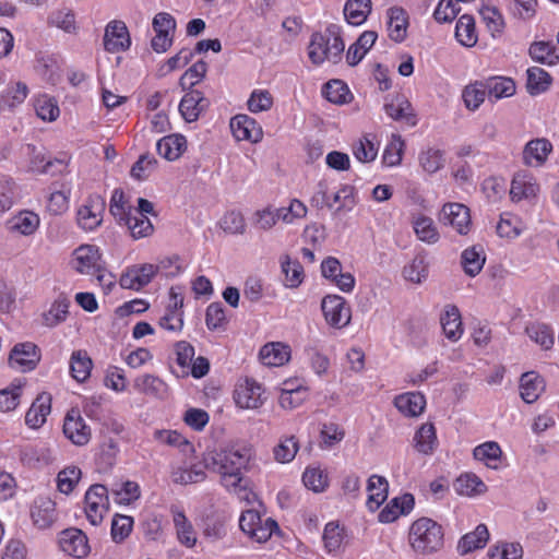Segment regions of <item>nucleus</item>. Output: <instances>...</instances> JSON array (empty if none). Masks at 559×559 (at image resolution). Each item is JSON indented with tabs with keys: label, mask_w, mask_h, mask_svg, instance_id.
Returning a JSON list of instances; mask_svg holds the SVG:
<instances>
[{
	"label": "nucleus",
	"mask_w": 559,
	"mask_h": 559,
	"mask_svg": "<svg viewBox=\"0 0 559 559\" xmlns=\"http://www.w3.org/2000/svg\"><path fill=\"white\" fill-rule=\"evenodd\" d=\"M123 225L128 227L133 239L150 237L154 233V226L150 218L134 213L130 215V219H127Z\"/></svg>",
	"instance_id": "51"
},
{
	"label": "nucleus",
	"mask_w": 559,
	"mask_h": 559,
	"mask_svg": "<svg viewBox=\"0 0 559 559\" xmlns=\"http://www.w3.org/2000/svg\"><path fill=\"white\" fill-rule=\"evenodd\" d=\"M384 110L394 120H404L409 126L416 124V116L411 103L404 96H396L385 103Z\"/></svg>",
	"instance_id": "24"
},
{
	"label": "nucleus",
	"mask_w": 559,
	"mask_h": 559,
	"mask_svg": "<svg viewBox=\"0 0 559 559\" xmlns=\"http://www.w3.org/2000/svg\"><path fill=\"white\" fill-rule=\"evenodd\" d=\"M528 337L540 345L544 349H549L554 344V332L543 323H532L525 329Z\"/></svg>",
	"instance_id": "52"
},
{
	"label": "nucleus",
	"mask_w": 559,
	"mask_h": 559,
	"mask_svg": "<svg viewBox=\"0 0 559 559\" xmlns=\"http://www.w3.org/2000/svg\"><path fill=\"white\" fill-rule=\"evenodd\" d=\"M93 361L85 350H75L70 359V370L72 377L78 382H84L88 379Z\"/></svg>",
	"instance_id": "39"
},
{
	"label": "nucleus",
	"mask_w": 559,
	"mask_h": 559,
	"mask_svg": "<svg viewBox=\"0 0 559 559\" xmlns=\"http://www.w3.org/2000/svg\"><path fill=\"white\" fill-rule=\"evenodd\" d=\"M343 539V530L338 526L337 523L330 522L325 525L323 532V542L329 552L337 550L341 547Z\"/></svg>",
	"instance_id": "64"
},
{
	"label": "nucleus",
	"mask_w": 559,
	"mask_h": 559,
	"mask_svg": "<svg viewBox=\"0 0 559 559\" xmlns=\"http://www.w3.org/2000/svg\"><path fill=\"white\" fill-rule=\"evenodd\" d=\"M173 521L176 527L178 540L188 548H192L197 544V536L191 522L180 510H171Z\"/></svg>",
	"instance_id": "32"
},
{
	"label": "nucleus",
	"mask_w": 559,
	"mask_h": 559,
	"mask_svg": "<svg viewBox=\"0 0 559 559\" xmlns=\"http://www.w3.org/2000/svg\"><path fill=\"white\" fill-rule=\"evenodd\" d=\"M70 300L63 294H60L51 304L48 311L43 313V324L48 328L57 326L66 321L69 313Z\"/></svg>",
	"instance_id": "33"
},
{
	"label": "nucleus",
	"mask_w": 559,
	"mask_h": 559,
	"mask_svg": "<svg viewBox=\"0 0 559 559\" xmlns=\"http://www.w3.org/2000/svg\"><path fill=\"white\" fill-rule=\"evenodd\" d=\"M409 543L414 551L423 556L440 550L443 546L441 525L428 518L415 521L409 530Z\"/></svg>",
	"instance_id": "2"
},
{
	"label": "nucleus",
	"mask_w": 559,
	"mask_h": 559,
	"mask_svg": "<svg viewBox=\"0 0 559 559\" xmlns=\"http://www.w3.org/2000/svg\"><path fill=\"white\" fill-rule=\"evenodd\" d=\"M186 144L187 140L183 135L170 134L156 143V151L167 160H175L181 156L186 150Z\"/></svg>",
	"instance_id": "26"
},
{
	"label": "nucleus",
	"mask_w": 559,
	"mask_h": 559,
	"mask_svg": "<svg viewBox=\"0 0 559 559\" xmlns=\"http://www.w3.org/2000/svg\"><path fill=\"white\" fill-rule=\"evenodd\" d=\"M367 490V507L370 511H376L388 498L389 483L383 476L372 475L368 479Z\"/></svg>",
	"instance_id": "25"
},
{
	"label": "nucleus",
	"mask_w": 559,
	"mask_h": 559,
	"mask_svg": "<svg viewBox=\"0 0 559 559\" xmlns=\"http://www.w3.org/2000/svg\"><path fill=\"white\" fill-rule=\"evenodd\" d=\"M63 435L78 447L87 444L92 437V430L76 409H70L63 421Z\"/></svg>",
	"instance_id": "7"
},
{
	"label": "nucleus",
	"mask_w": 559,
	"mask_h": 559,
	"mask_svg": "<svg viewBox=\"0 0 559 559\" xmlns=\"http://www.w3.org/2000/svg\"><path fill=\"white\" fill-rule=\"evenodd\" d=\"M133 388L143 394L163 399L167 393V384L154 374H142L134 379Z\"/></svg>",
	"instance_id": "30"
},
{
	"label": "nucleus",
	"mask_w": 559,
	"mask_h": 559,
	"mask_svg": "<svg viewBox=\"0 0 559 559\" xmlns=\"http://www.w3.org/2000/svg\"><path fill=\"white\" fill-rule=\"evenodd\" d=\"M489 539V532L485 524L476 526L475 531L465 534L457 543V551L461 556L467 555L476 549L484 548Z\"/></svg>",
	"instance_id": "21"
},
{
	"label": "nucleus",
	"mask_w": 559,
	"mask_h": 559,
	"mask_svg": "<svg viewBox=\"0 0 559 559\" xmlns=\"http://www.w3.org/2000/svg\"><path fill=\"white\" fill-rule=\"evenodd\" d=\"M34 108L37 117L44 121H55L60 114L56 99L48 95H39L35 99Z\"/></svg>",
	"instance_id": "47"
},
{
	"label": "nucleus",
	"mask_w": 559,
	"mask_h": 559,
	"mask_svg": "<svg viewBox=\"0 0 559 559\" xmlns=\"http://www.w3.org/2000/svg\"><path fill=\"white\" fill-rule=\"evenodd\" d=\"M25 381L15 379L9 386L0 390V411L11 412L16 408L20 403L22 389Z\"/></svg>",
	"instance_id": "43"
},
{
	"label": "nucleus",
	"mask_w": 559,
	"mask_h": 559,
	"mask_svg": "<svg viewBox=\"0 0 559 559\" xmlns=\"http://www.w3.org/2000/svg\"><path fill=\"white\" fill-rule=\"evenodd\" d=\"M234 399L239 407L246 409L259 408L264 402L261 385L255 380L249 378L237 384Z\"/></svg>",
	"instance_id": "9"
},
{
	"label": "nucleus",
	"mask_w": 559,
	"mask_h": 559,
	"mask_svg": "<svg viewBox=\"0 0 559 559\" xmlns=\"http://www.w3.org/2000/svg\"><path fill=\"white\" fill-rule=\"evenodd\" d=\"M219 227L229 235H243L246 222L243 215L238 211H229L219 221Z\"/></svg>",
	"instance_id": "56"
},
{
	"label": "nucleus",
	"mask_w": 559,
	"mask_h": 559,
	"mask_svg": "<svg viewBox=\"0 0 559 559\" xmlns=\"http://www.w3.org/2000/svg\"><path fill=\"white\" fill-rule=\"evenodd\" d=\"M552 151V144L546 138H538L528 141L523 150L522 159L526 166L540 167Z\"/></svg>",
	"instance_id": "15"
},
{
	"label": "nucleus",
	"mask_w": 559,
	"mask_h": 559,
	"mask_svg": "<svg viewBox=\"0 0 559 559\" xmlns=\"http://www.w3.org/2000/svg\"><path fill=\"white\" fill-rule=\"evenodd\" d=\"M59 544L61 549L74 558H84L90 552L86 535L78 528H68L61 533Z\"/></svg>",
	"instance_id": "11"
},
{
	"label": "nucleus",
	"mask_w": 559,
	"mask_h": 559,
	"mask_svg": "<svg viewBox=\"0 0 559 559\" xmlns=\"http://www.w3.org/2000/svg\"><path fill=\"white\" fill-rule=\"evenodd\" d=\"M100 254L93 245H83L73 252L72 265L75 271L82 274H94L99 272Z\"/></svg>",
	"instance_id": "12"
},
{
	"label": "nucleus",
	"mask_w": 559,
	"mask_h": 559,
	"mask_svg": "<svg viewBox=\"0 0 559 559\" xmlns=\"http://www.w3.org/2000/svg\"><path fill=\"white\" fill-rule=\"evenodd\" d=\"M109 211L111 215L123 225L133 213V207L124 201V193L121 189H115L110 199Z\"/></svg>",
	"instance_id": "46"
},
{
	"label": "nucleus",
	"mask_w": 559,
	"mask_h": 559,
	"mask_svg": "<svg viewBox=\"0 0 559 559\" xmlns=\"http://www.w3.org/2000/svg\"><path fill=\"white\" fill-rule=\"evenodd\" d=\"M250 457L249 448L237 445H228L204 453L206 468L219 474L221 484L234 493H239L247 488L242 471L248 466Z\"/></svg>",
	"instance_id": "1"
},
{
	"label": "nucleus",
	"mask_w": 559,
	"mask_h": 559,
	"mask_svg": "<svg viewBox=\"0 0 559 559\" xmlns=\"http://www.w3.org/2000/svg\"><path fill=\"white\" fill-rule=\"evenodd\" d=\"M489 97L500 99L510 97L515 93V83L510 78L496 76L484 82Z\"/></svg>",
	"instance_id": "41"
},
{
	"label": "nucleus",
	"mask_w": 559,
	"mask_h": 559,
	"mask_svg": "<svg viewBox=\"0 0 559 559\" xmlns=\"http://www.w3.org/2000/svg\"><path fill=\"white\" fill-rule=\"evenodd\" d=\"M81 474V469L76 466H68L60 471L57 476L58 490L64 495L71 493L79 483Z\"/></svg>",
	"instance_id": "57"
},
{
	"label": "nucleus",
	"mask_w": 559,
	"mask_h": 559,
	"mask_svg": "<svg viewBox=\"0 0 559 559\" xmlns=\"http://www.w3.org/2000/svg\"><path fill=\"white\" fill-rule=\"evenodd\" d=\"M474 459L483 462L489 468H498L502 451L500 445L495 441H487L477 445L473 450Z\"/></svg>",
	"instance_id": "38"
},
{
	"label": "nucleus",
	"mask_w": 559,
	"mask_h": 559,
	"mask_svg": "<svg viewBox=\"0 0 559 559\" xmlns=\"http://www.w3.org/2000/svg\"><path fill=\"white\" fill-rule=\"evenodd\" d=\"M454 488L459 495L475 496L486 492L487 486L475 474H463L454 483Z\"/></svg>",
	"instance_id": "40"
},
{
	"label": "nucleus",
	"mask_w": 559,
	"mask_h": 559,
	"mask_svg": "<svg viewBox=\"0 0 559 559\" xmlns=\"http://www.w3.org/2000/svg\"><path fill=\"white\" fill-rule=\"evenodd\" d=\"M371 0H347L344 5V16L350 25H361L371 12Z\"/></svg>",
	"instance_id": "31"
},
{
	"label": "nucleus",
	"mask_w": 559,
	"mask_h": 559,
	"mask_svg": "<svg viewBox=\"0 0 559 559\" xmlns=\"http://www.w3.org/2000/svg\"><path fill=\"white\" fill-rule=\"evenodd\" d=\"M437 444L436 429L430 423L421 425L415 435V447L423 454H430Z\"/></svg>",
	"instance_id": "45"
},
{
	"label": "nucleus",
	"mask_w": 559,
	"mask_h": 559,
	"mask_svg": "<svg viewBox=\"0 0 559 559\" xmlns=\"http://www.w3.org/2000/svg\"><path fill=\"white\" fill-rule=\"evenodd\" d=\"M39 361L40 350L32 342L14 345L9 356V365L22 372L34 370Z\"/></svg>",
	"instance_id": "6"
},
{
	"label": "nucleus",
	"mask_w": 559,
	"mask_h": 559,
	"mask_svg": "<svg viewBox=\"0 0 559 559\" xmlns=\"http://www.w3.org/2000/svg\"><path fill=\"white\" fill-rule=\"evenodd\" d=\"M170 296L174 299V306L159 319L158 324L162 329L170 332H179L183 326L182 314L177 311L178 307H182L183 299L178 298L174 288L170 289Z\"/></svg>",
	"instance_id": "37"
},
{
	"label": "nucleus",
	"mask_w": 559,
	"mask_h": 559,
	"mask_svg": "<svg viewBox=\"0 0 559 559\" xmlns=\"http://www.w3.org/2000/svg\"><path fill=\"white\" fill-rule=\"evenodd\" d=\"M281 269L285 276L284 284L288 288H297L304 282V267L298 260H293L289 255L281 258Z\"/></svg>",
	"instance_id": "34"
},
{
	"label": "nucleus",
	"mask_w": 559,
	"mask_h": 559,
	"mask_svg": "<svg viewBox=\"0 0 559 559\" xmlns=\"http://www.w3.org/2000/svg\"><path fill=\"white\" fill-rule=\"evenodd\" d=\"M254 119L247 115H238L230 120V129L238 140L257 142L261 131L257 129Z\"/></svg>",
	"instance_id": "28"
},
{
	"label": "nucleus",
	"mask_w": 559,
	"mask_h": 559,
	"mask_svg": "<svg viewBox=\"0 0 559 559\" xmlns=\"http://www.w3.org/2000/svg\"><path fill=\"white\" fill-rule=\"evenodd\" d=\"M157 270L158 266L148 263L133 266L121 275L120 286L124 289L140 290L152 281Z\"/></svg>",
	"instance_id": "14"
},
{
	"label": "nucleus",
	"mask_w": 559,
	"mask_h": 559,
	"mask_svg": "<svg viewBox=\"0 0 559 559\" xmlns=\"http://www.w3.org/2000/svg\"><path fill=\"white\" fill-rule=\"evenodd\" d=\"M321 309L325 321L332 328L342 329L350 322V308L338 295H328L322 299Z\"/></svg>",
	"instance_id": "5"
},
{
	"label": "nucleus",
	"mask_w": 559,
	"mask_h": 559,
	"mask_svg": "<svg viewBox=\"0 0 559 559\" xmlns=\"http://www.w3.org/2000/svg\"><path fill=\"white\" fill-rule=\"evenodd\" d=\"M34 524L39 528L49 527L56 520L55 502L48 498H40L35 501L32 511Z\"/></svg>",
	"instance_id": "29"
},
{
	"label": "nucleus",
	"mask_w": 559,
	"mask_h": 559,
	"mask_svg": "<svg viewBox=\"0 0 559 559\" xmlns=\"http://www.w3.org/2000/svg\"><path fill=\"white\" fill-rule=\"evenodd\" d=\"M260 359L263 365L270 367L283 366L289 360L290 349L283 343H269L260 349Z\"/></svg>",
	"instance_id": "23"
},
{
	"label": "nucleus",
	"mask_w": 559,
	"mask_h": 559,
	"mask_svg": "<svg viewBox=\"0 0 559 559\" xmlns=\"http://www.w3.org/2000/svg\"><path fill=\"white\" fill-rule=\"evenodd\" d=\"M140 487L134 481H126L119 488H112L114 500L120 504H129L140 498Z\"/></svg>",
	"instance_id": "60"
},
{
	"label": "nucleus",
	"mask_w": 559,
	"mask_h": 559,
	"mask_svg": "<svg viewBox=\"0 0 559 559\" xmlns=\"http://www.w3.org/2000/svg\"><path fill=\"white\" fill-rule=\"evenodd\" d=\"M456 39L466 47H473L477 43V34L475 31V21L472 15H462L455 27Z\"/></svg>",
	"instance_id": "44"
},
{
	"label": "nucleus",
	"mask_w": 559,
	"mask_h": 559,
	"mask_svg": "<svg viewBox=\"0 0 559 559\" xmlns=\"http://www.w3.org/2000/svg\"><path fill=\"white\" fill-rule=\"evenodd\" d=\"M298 449L299 444L294 436L285 437L274 447V457L280 463H289L296 456Z\"/></svg>",
	"instance_id": "54"
},
{
	"label": "nucleus",
	"mask_w": 559,
	"mask_h": 559,
	"mask_svg": "<svg viewBox=\"0 0 559 559\" xmlns=\"http://www.w3.org/2000/svg\"><path fill=\"white\" fill-rule=\"evenodd\" d=\"M133 519L128 515L116 514L111 522V537L116 543H121L131 533Z\"/></svg>",
	"instance_id": "63"
},
{
	"label": "nucleus",
	"mask_w": 559,
	"mask_h": 559,
	"mask_svg": "<svg viewBox=\"0 0 559 559\" xmlns=\"http://www.w3.org/2000/svg\"><path fill=\"white\" fill-rule=\"evenodd\" d=\"M305 486L314 492H321L328 486V476L318 467H308L302 475Z\"/></svg>",
	"instance_id": "61"
},
{
	"label": "nucleus",
	"mask_w": 559,
	"mask_h": 559,
	"mask_svg": "<svg viewBox=\"0 0 559 559\" xmlns=\"http://www.w3.org/2000/svg\"><path fill=\"white\" fill-rule=\"evenodd\" d=\"M413 228L417 238L428 245H435L440 239V234L432 218L419 215L413 219Z\"/></svg>",
	"instance_id": "36"
},
{
	"label": "nucleus",
	"mask_w": 559,
	"mask_h": 559,
	"mask_svg": "<svg viewBox=\"0 0 559 559\" xmlns=\"http://www.w3.org/2000/svg\"><path fill=\"white\" fill-rule=\"evenodd\" d=\"M39 226V217L33 212H21L11 221V229L24 236H29L36 231Z\"/></svg>",
	"instance_id": "49"
},
{
	"label": "nucleus",
	"mask_w": 559,
	"mask_h": 559,
	"mask_svg": "<svg viewBox=\"0 0 559 559\" xmlns=\"http://www.w3.org/2000/svg\"><path fill=\"white\" fill-rule=\"evenodd\" d=\"M555 50L556 47L551 43L535 41L530 47V56L537 62L551 66L559 59Z\"/></svg>",
	"instance_id": "50"
},
{
	"label": "nucleus",
	"mask_w": 559,
	"mask_h": 559,
	"mask_svg": "<svg viewBox=\"0 0 559 559\" xmlns=\"http://www.w3.org/2000/svg\"><path fill=\"white\" fill-rule=\"evenodd\" d=\"M544 390L545 381L538 373L530 371L521 376L520 395L525 403L532 404L536 402Z\"/></svg>",
	"instance_id": "18"
},
{
	"label": "nucleus",
	"mask_w": 559,
	"mask_h": 559,
	"mask_svg": "<svg viewBox=\"0 0 559 559\" xmlns=\"http://www.w3.org/2000/svg\"><path fill=\"white\" fill-rule=\"evenodd\" d=\"M490 559H522L523 548L520 543H500L489 549Z\"/></svg>",
	"instance_id": "58"
},
{
	"label": "nucleus",
	"mask_w": 559,
	"mask_h": 559,
	"mask_svg": "<svg viewBox=\"0 0 559 559\" xmlns=\"http://www.w3.org/2000/svg\"><path fill=\"white\" fill-rule=\"evenodd\" d=\"M130 35L126 24L112 21L105 28L104 47L108 52H119L129 48Z\"/></svg>",
	"instance_id": "13"
},
{
	"label": "nucleus",
	"mask_w": 559,
	"mask_h": 559,
	"mask_svg": "<svg viewBox=\"0 0 559 559\" xmlns=\"http://www.w3.org/2000/svg\"><path fill=\"white\" fill-rule=\"evenodd\" d=\"M419 164L428 174H435L444 165V152L439 148L429 147L420 153Z\"/></svg>",
	"instance_id": "55"
},
{
	"label": "nucleus",
	"mask_w": 559,
	"mask_h": 559,
	"mask_svg": "<svg viewBox=\"0 0 559 559\" xmlns=\"http://www.w3.org/2000/svg\"><path fill=\"white\" fill-rule=\"evenodd\" d=\"M105 200L99 194L88 197L86 203L78 211V223L86 230H93L102 223Z\"/></svg>",
	"instance_id": "10"
},
{
	"label": "nucleus",
	"mask_w": 559,
	"mask_h": 559,
	"mask_svg": "<svg viewBox=\"0 0 559 559\" xmlns=\"http://www.w3.org/2000/svg\"><path fill=\"white\" fill-rule=\"evenodd\" d=\"M51 412V395L41 392L32 403L25 415V424L32 429L40 428Z\"/></svg>",
	"instance_id": "17"
},
{
	"label": "nucleus",
	"mask_w": 559,
	"mask_h": 559,
	"mask_svg": "<svg viewBox=\"0 0 559 559\" xmlns=\"http://www.w3.org/2000/svg\"><path fill=\"white\" fill-rule=\"evenodd\" d=\"M486 258L480 246H473L462 252L461 264L468 276H476L483 269Z\"/></svg>",
	"instance_id": "35"
},
{
	"label": "nucleus",
	"mask_w": 559,
	"mask_h": 559,
	"mask_svg": "<svg viewBox=\"0 0 559 559\" xmlns=\"http://www.w3.org/2000/svg\"><path fill=\"white\" fill-rule=\"evenodd\" d=\"M248 109L253 112L266 111L273 106V97L266 90H254L248 99Z\"/></svg>",
	"instance_id": "62"
},
{
	"label": "nucleus",
	"mask_w": 559,
	"mask_h": 559,
	"mask_svg": "<svg viewBox=\"0 0 559 559\" xmlns=\"http://www.w3.org/2000/svg\"><path fill=\"white\" fill-rule=\"evenodd\" d=\"M439 221L445 226H451L460 235H466L472 225L469 209L461 203L444 204Z\"/></svg>",
	"instance_id": "8"
},
{
	"label": "nucleus",
	"mask_w": 559,
	"mask_h": 559,
	"mask_svg": "<svg viewBox=\"0 0 559 559\" xmlns=\"http://www.w3.org/2000/svg\"><path fill=\"white\" fill-rule=\"evenodd\" d=\"M388 31L389 36L396 43H402L406 38L408 17L403 8L393 7L388 11Z\"/></svg>",
	"instance_id": "19"
},
{
	"label": "nucleus",
	"mask_w": 559,
	"mask_h": 559,
	"mask_svg": "<svg viewBox=\"0 0 559 559\" xmlns=\"http://www.w3.org/2000/svg\"><path fill=\"white\" fill-rule=\"evenodd\" d=\"M487 94V88L484 82H475L467 85L463 90L465 106L471 110H476L484 103Z\"/></svg>",
	"instance_id": "53"
},
{
	"label": "nucleus",
	"mask_w": 559,
	"mask_h": 559,
	"mask_svg": "<svg viewBox=\"0 0 559 559\" xmlns=\"http://www.w3.org/2000/svg\"><path fill=\"white\" fill-rule=\"evenodd\" d=\"M403 276L406 281L415 284L423 283L428 276V264L425 257L416 255L403 269Z\"/></svg>",
	"instance_id": "48"
},
{
	"label": "nucleus",
	"mask_w": 559,
	"mask_h": 559,
	"mask_svg": "<svg viewBox=\"0 0 559 559\" xmlns=\"http://www.w3.org/2000/svg\"><path fill=\"white\" fill-rule=\"evenodd\" d=\"M209 106L210 100L203 96L202 92L192 90L182 97L179 111L187 122H193Z\"/></svg>",
	"instance_id": "16"
},
{
	"label": "nucleus",
	"mask_w": 559,
	"mask_h": 559,
	"mask_svg": "<svg viewBox=\"0 0 559 559\" xmlns=\"http://www.w3.org/2000/svg\"><path fill=\"white\" fill-rule=\"evenodd\" d=\"M538 190V185L532 176L519 173L512 180L510 195L513 201L519 202L536 197Z\"/></svg>",
	"instance_id": "20"
},
{
	"label": "nucleus",
	"mask_w": 559,
	"mask_h": 559,
	"mask_svg": "<svg viewBox=\"0 0 559 559\" xmlns=\"http://www.w3.org/2000/svg\"><path fill=\"white\" fill-rule=\"evenodd\" d=\"M84 502L90 523L94 526L100 524L109 507L108 489L100 484L92 485L85 493Z\"/></svg>",
	"instance_id": "4"
},
{
	"label": "nucleus",
	"mask_w": 559,
	"mask_h": 559,
	"mask_svg": "<svg viewBox=\"0 0 559 559\" xmlns=\"http://www.w3.org/2000/svg\"><path fill=\"white\" fill-rule=\"evenodd\" d=\"M395 407L406 416H418L424 412L426 399L421 393H404L394 399Z\"/></svg>",
	"instance_id": "27"
},
{
	"label": "nucleus",
	"mask_w": 559,
	"mask_h": 559,
	"mask_svg": "<svg viewBox=\"0 0 559 559\" xmlns=\"http://www.w3.org/2000/svg\"><path fill=\"white\" fill-rule=\"evenodd\" d=\"M444 335L450 341H457L463 334L461 313L456 306L447 305L440 318Z\"/></svg>",
	"instance_id": "22"
},
{
	"label": "nucleus",
	"mask_w": 559,
	"mask_h": 559,
	"mask_svg": "<svg viewBox=\"0 0 559 559\" xmlns=\"http://www.w3.org/2000/svg\"><path fill=\"white\" fill-rule=\"evenodd\" d=\"M345 45L341 36L328 28L326 33H314L308 46V56L313 64H321L324 61L338 63Z\"/></svg>",
	"instance_id": "3"
},
{
	"label": "nucleus",
	"mask_w": 559,
	"mask_h": 559,
	"mask_svg": "<svg viewBox=\"0 0 559 559\" xmlns=\"http://www.w3.org/2000/svg\"><path fill=\"white\" fill-rule=\"evenodd\" d=\"M550 84L551 78L544 69L532 67L527 70L526 90L530 95L544 93Z\"/></svg>",
	"instance_id": "42"
},
{
	"label": "nucleus",
	"mask_w": 559,
	"mask_h": 559,
	"mask_svg": "<svg viewBox=\"0 0 559 559\" xmlns=\"http://www.w3.org/2000/svg\"><path fill=\"white\" fill-rule=\"evenodd\" d=\"M323 94L333 104H345L350 95L348 87L341 80L329 81L324 85Z\"/></svg>",
	"instance_id": "59"
}]
</instances>
